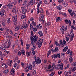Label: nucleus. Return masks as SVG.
Listing matches in <instances>:
<instances>
[{
    "mask_svg": "<svg viewBox=\"0 0 76 76\" xmlns=\"http://www.w3.org/2000/svg\"><path fill=\"white\" fill-rule=\"evenodd\" d=\"M56 68V65H55V64H53V65L51 67V69L52 70H53L54 69H55Z\"/></svg>",
    "mask_w": 76,
    "mask_h": 76,
    "instance_id": "obj_12",
    "label": "nucleus"
},
{
    "mask_svg": "<svg viewBox=\"0 0 76 76\" xmlns=\"http://www.w3.org/2000/svg\"><path fill=\"white\" fill-rule=\"evenodd\" d=\"M44 4H47V3H48V2L47 1V0H44Z\"/></svg>",
    "mask_w": 76,
    "mask_h": 76,
    "instance_id": "obj_60",
    "label": "nucleus"
},
{
    "mask_svg": "<svg viewBox=\"0 0 76 76\" xmlns=\"http://www.w3.org/2000/svg\"><path fill=\"white\" fill-rule=\"evenodd\" d=\"M21 52L22 55H24V56L25 55V50H21Z\"/></svg>",
    "mask_w": 76,
    "mask_h": 76,
    "instance_id": "obj_23",
    "label": "nucleus"
},
{
    "mask_svg": "<svg viewBox=\"0 0 76 76\" xmlns=\"http://www.w3.org/2000/svg\"><path fill=\"white\" fill-rule=\"evenodd\" d=\"M44 12V11H43V9H42V8H41L39 10V13L41 14L42 13Z\"/></svg>",
    "mask_w": 76,
    "mask_h": 76,
    "instance_id": "obj_18",
    "label": "nucleus"
},
{
    "mask_svg": "<svg viewBox=\"0 0 76 76\" xmlns=\"http://www.w3.org/2000/svg\"><path fill=\"white\" fill-rule=\"evenodd\" d=\"M67 26H62L60 28L61 31L62 32V34H64V31H66L67 30Z\"/></svg>",
    "mask_w": 76,
    "mask_h": 76,
    "instance_id": "obj_3",
    "label": "nucleus"
},
{
    "mask_svg": "<svg viewBox=\"0 0 76 76\" xmlns=\"http://www.w3.org/2000/svg\"><path fill=\"white\" fill-rule=\"evenodd\" d=\"M14 4V2H12L11 3H9L7 5V7L9 9H12V8L13 7V6Z\"/></svg>",
    "mask_w": 76,
    "mask_h": 76,
    "instance_id": "obj_5",
    "label": "nucleus"
},
{
    "mask_svg": "<svg viewBox=\"0 0 76 76\" xmlns=\"http://www.w3.org/2000/svg\"><path fill=\"white\" fill-rule=\"evenodd\" d=\"M44 16L45 15L44 14H40V17L39 18V21H41H41L42 23H43V22H44Z\"/></svg>",
    "mask_w": 76,
    "mask_h": 76,
    "instance_id": "obj_4",
    "label": "nucleus"
},
{
    "mask_svg": "<svg viewBox=\"0 0 76 76\" xmlns=\"http://www.w3.org/2000/svg\"><path fill=\"white\" fill-rule=\"evenodd\" d=\"M27 11V10H26L25 8H23L22 10V12L23 14H25L26 12Z\"/></svg>",
    "mask_w": 76,
    "mask_h": 76,
    "instance_id": "obj_11",
    "label": "nucleus"
},
{
    "mask_svg": "<svg viewBox=\"0 0 76 76\" xmlns=\"http://www.w3.org/2000/svg\"><path fill=\"white\" fill-rule=\"evenodd\" d=\"M59 67V68L62 70H63V65H62L61 64H58L57 65Z\"/></svg>",
    "mask_w": 76,
    "mask_h": 76,
    "instance_id": "obj_8",
    "label": "nucleus"
},
{
    "mask_svg": "<svg viewBox=\"0 0 76 76\" xmlns=\"http://www.w3.org/2000/svg\"><path fill=\"white\" fill-rule=\"evenodd\" d=\"M63 8V7L61 6V5H59L58 6L57 9L58 10H61Z\"/></svg>",
    "mask_w": 76,
    "mask_h": 76,
    "instance_id": "obj_17",
    "label": "nucleus"
},
{
    "mask_svg": "<svg viewBox=\"0 0 76 76\" xmlns=\"http://www.w3.org/2000/svg\"><path fill=\"white\" fill-rule=\"evenodd\" d=\"M31 51H32V53L34 55H35V51H34V48H31Z\"/></svg>",
    "mask_w": 76,
    "mask_h": 76,
    "instance_id": "obj_28",
    "label": "nucleus"
},
{
    "mask_svg": "<svg viewBox=\"0 0 76 76\" xmlns=\"http://www.w3.org/2000/svg\"><path fill=\"white\" fill-rule=\"evenodd\" d=\"M47 25H48V26H49V27L51 25V23L50 22H48L47 23Z\"/></svg>",
    "mask_w": 76,
    "mask_h": 76,
    "instance_id": "obj_55",
    "label": "nucleus"
},
{
    "mask_svg": "<svg viewBox=\"0 0 76 76\" xmlns=\"http://www.w3.org/2000/svg\"><path fill=\"white\" fill-rule=\"evenodd\" d=\"M20 29H23V28H24V26L23 25H22L20 26Z\"/></svg>",
    "mask_w": 76,
    "mask_h": 76,
    "instance_id": "obj_48",
    "label": "nucleus"
},
{
    "mask_svg": "<svg viewBox=\"0 0 76 76\" xmlns=\"http://www.w3.org/2000/svg\"><path fill=\"white\" fill-rule=\"evenodd\" d=\"M7 23L9 24V23H10V18H8V19L7 20Z\"/></svg>",
    "mask_w": 76,
    "mask_h": 76,
    "instance_id": "obj_49",
    "label": "nucleus"
},
{
    "mask_svg": "<svg viewBox=\"0 0 76 76\" xmlns=\"http://www.w3.org/2000/svg\"><path fill=\"white\" fill-rule=\"evenodd\" d=\"M9 72V70L8 69H7L5 71L4 73H5L7 74L8 73V72Z\"/></svg>",
    "mask_w": 76,
    "mask_h": 76,
    "instance_id": "obj_43",
    "label": "nucleus"
},
{
    "mask_svg": "<svg viewBox=\"0 0 76 76\" xmlns=\"http://www.w3.org/2000/svg\"><path fill=\"white\" fill-rule=\"evenodd\" d=\"M69 37H70L71 38H74V34H73V31L72 30L70 33Z\"/></svg>",
    "mask_w": 76,
    "mask_h": 76,
    "instance_id": "obj_6",
    "label": "nucleus"
},
{
    "mask_svg": "<svg viewBox=\"0 0 76 76\" xmlns=\"http://www.w3.org/2000/svg\"><path fill=\"white\" fill-rule=\"evenodd\" d=\"M72 65L73 66H76V63H75V62H73V63H72Z\"/></svg>",
    "mask_w": 76,
    "mask_h": 76,
    "instance_id": "obj_63",
    "label": "nucleus"
},
{
    "mask_svg": "<svg viewBox=\"0 0 76 76\" xmlns=\"http://www.w3.org/2000/svg\"><path fill=\"white\" fill-rule=\"evenodd\" d=\"M58 47H56L53 50V52H56V51H58Z\"/></svg>",
    "mask_w": 76,
    "mask_h": 76,
    "instance_id": "obj_29",
    "label": "nucleus"
},
{
    "mask_svg": "<svg viewBox=\"0 0 76 76\" xmlns=\"http://www.w3.org/2000/svg\"><path fill=\"white\" fill-rule=\"evenodd\" d=\"M65 22L66 23V24H67L68 23V20L66 19V20H65Z\"/></svg>",
    "mask_w": 76,
    "mask_h": 76,
    "instance_id": "obj_56",
    "label": "nucleus"
},
{
    "mask_svg": "<svg viewBox=\"0 0 76 76\" xmlns=\"http://www.w3.org/2000/svg\"><path fill=\"white\" fill-rule=\"evenodd\" d=\"M27 4V1L26 0L24 2L23 6H25Z\"/></svg>",
    "mask_w": 76,
    "mask_h": 76,
    "instance_id": "obj_33",
    "label": "nucleus"
},
{
    "mask_svg": "<svg viewBox=\"0 0 76 76\" xmlns=\"http://www.w3.org/2000/svg\"><path fill=\"white\" fill-rule=\"evenodd\" d=\"M58 3H63L64 2V0H58Z\"/></svg>",
    "mask_w": 76,
    "mask_h": 76,
    "instance_id": "obj_36",
    "label": "nucleus"
},
{
    "mask_svg": "<svg viewBox=\"0 0 76 76\" xmlns=\"http://www.w3.org/2000/svg\"><path fill=\"white\" fill-rule=\"evenodd\" d=\"M55 44H56V45H57V46H60V45H59L60 44H58V42H55Z\"/></svg>",
    "mask_w": 76,
    "mask_h": 76,
    "instance_id": "obj_54",
    "label": "nucleus"
},
{
    "mask_svg": "<svg viewBox=\"0 0 76 76\" xmlns=\"http://www.w3.org/2000/svg\"><path fill=\"white\" fill-rule=\"evenodd\" d=\"M70 66V65L69 64H68L67 65V66H66V67H65V69H67L68 68H69V67Z\"/></svg>",
    "mask_w": 76,
    "mask_h": 76,
    "instance_id": "obj_47",
    "label": "nucleus"
},
{
    "mask_svg": "<svg viewBox=\"0 0 76 76\" xmlns=\"http://www.w3.org/2000/svg\"><path fill=\"white\" fill-rule=\"evenodd\" d=\"M33 73L34 75H36V74H37V72L36 71L34 70L33 72Z\"/></svg>",
    "mask_w": 76,
    "mask_h": 76,
    "instance_id": "obj_61",
    "label": "nucleus"
},
{
    "mask_svg": "<svg viewBox=\"0 0 76 76\" xmlns=\"http://www.w3.org/2000/svg\"><path fill=\"white\" fill-rule=\"evenodd\" d=\"M29 69L30 70H32V66L30 65L29 66Z\"/></svg>",
    "mask_w": 76,
    "mask_h": 76,
    "instance_id": "obj_58",
    "label": "nucleus"
},
{
    "mask_svg": "<svg viewBox=\"0 0 76 76\" xmlns=\"http://www.w3.org/2000/svg\"><path fill=\"white\" fill-rule=\"evenodd\" d=\"M38 33L40 36H42L43 35V34H42V31H39Z\"/></svg>",
    "mask_w": 76,
    "mask_h": 76,
    "instance_id": "obj_19",
    "label": "nucleus"
},
{
    "mask_svg": "<svg viewBox=\"0 0 76 76\" xmlns=\"http://www.w3.org/2000/svg\"><path fill=\"white\" fill-rule=\"evenodd\" d=\"M33 58L34 59V60L35 61L36 63L37 64H41V59H40L39 58H37L36 56H35Z\"/></svg>",
    "mask_w": 76,
    "mask_h": 76,
    "instance_id": "obj_2",
    "label": "nucleus"
},
{
    "mask_svg": "<svg viewBox=\"0 0 76 76\" xmlns=\"http://www.w3.org/2000/svg\"><path fill=\"white\" fill-rule=\"evenodd\" d=\"M31 45H33L34 44V40L33 39V38H31Z\"/></svg>",
    "mask_w": 76,
    "mask_h": 76,
    "instance_id": "obj_38",
    "label": "nucleus"
},
{
    "mask_svg": "<svg viewBox=\"0 0 76 76\" xmlns=\"http://www.w3.org/2000/svg\"><path fill=\"white\" fill-rule=\"evenodd\" d=\"M25 17H26V15H25V14H24L21 16V19H25Z\"/></svg>",
    "mask_w": 76,
    "mask_h": 76,
    "instance_id": "obj_31",
    "label": "nucleus"
},
{
    "mask_svg": "<svg viewBox=\"0 0 76 76\" xmlns=\"http://www.w3.org/2000/svg\"><path fill=\"white\" fill-rule=\"evenodd\" d=\"M11 72H12L13 73H15V71L14 70V69L12 68L11 69Z\"/></svg>",
    "mask_w": 76,
    "mask_h": 76,
    "instance_id": "obj_59",
    "label": "nucleus"
},
{
    "mask_svg": "<svg viewBox=\"0 0 76 76\" xmlns=\"http://www.w3.org/2000/svg\"><path fill=\"white\" fill-rule=\"evenodd\" d=\"M25 69L26 70V72H28L29 71V66H27L26 68H25Z\"/></svg>",
    "mask_w": 76,
    "mask_h": 76,
    "instance_id": "obj_27",
    "label": "nucleus"
},
{
    "mask_svg": "<svg viewBox=\"0 0 76 76\" xmlns=\"http://www.w3.org/2000/svg\"><path fill=\"white\" fill-rule=\"evenodd\" d=\"M33 30L34 32H36V31H37V28H33Z\"/></svg>",
    "mask_w": 76,
    "mask_h": 76,
    "instance_id": "obj_40",
    "label": "nucleus"
},
{
    "mask_svg": "<svg viewBox=\"0 0 76 76\" xmlns=\"http://www.w3.org/2000/svg\"><path fill=\"white\" fill-rule=\"evenodd\" d=\"M17 20L18 19H17V15H15L14 16V25H16V23H17Z\"/></svg>",
    "mask_w": 76,
    "mask_h": 76,
    "instance_id": "obj_7",
    "label": "nucleus"
},
{
    "mask_svg": "<svg viewBox=\"0 0 76 76\" xmlns=\"http://www.w3.org/2000/svg\"><path fill=\"white\" fill-rule=\"evenodd\" d=\"M71 70L72 72H75L76 70V68L75 67H73L71 69Z\"/></svg>",
    "mask_w": 76,
    "mask_h": 76,
    "instance_id": "obj_21",
    "label": "nucleus"
},
{
    "mask_svg": "<svg viewBox=\"0 0 76 76\" xmlns=\"http://www.w3.org/2000/svg\"><path fill=\"white\" fill-rule=\"evenodd\" d=\"M71 28H72V29H74V30H75V26H74V25H72Z\"/></svg>",
    "mask_w": 76,
    "mask_h": 76,
    "instance_id": "obj_45",
    "label": "nucleus"
},
{
    "mask_svg": "<svg viewBox=\"0 0 76 76\" xmlns=\"http://www.w3.org/2000/svg\"><path fill=\"white\" fill-rule=\"evenodd\" d=\"M19 28H20V26H18L15 28V31H18L19 30Z\"/></svg>",
    "mask_w": 76,
    "mask_h": 76,
    "instance_id": "obj_13",
    "label": "nucleus"
},
{
    "mask_svg": "<svg viewBox=\"0 0 76 76\" xmlns=\"http://www.w3.org/2000/svg\"><path fill=\"white\" fill-rule=\"evenodd\" d=\"M42 42H43V39L39 38L37 39V43L38 44V47L39 48H41V47Z\"/></svg>",
    "mask_w": 76,
    "mask_h": 76,
    "instance_id": "obj_1",
    "label": "nucleus"
},
{
    "mask_svg": "<svg viewBox=\"0 0 76 76\" xmlns=\"http://www.w3.org/2000/svg\"><path fill=\"white\" fill-rule=\"evenodd\" d=\"M38 38H34V39H33V41H34V42H37V41H38Z\"/></svg>",
    "mask_w": 76,
    "mask_h": 76,
    "instance_id": "obj_41",
    "label": "nucleus"
},
{
    "mask_svg": "<svg viewBox=\"0 0 76 76\" xmlns=\"http://www.w3.org/2000/svg\"><path fill=\"white\" fill-rule=\"evenodd\" d=\"M2 25L3 26H6V23L4 22H2Z\"/></svg>",
    "mask_w": 76,
    "mask_h": 76,
    "instance_id": "obj_53",
    "label": "nucleus"
},
{
    "mask_svg": "<svg viewBox=\"0 0 76 76\" xmlns=\"http://www.w3.org/2000/svg\"><path fill=\"white\" fill-rule=\"evenodd\" d=\"M32 23L33 26H36V22H35L34 21H32Z\"/></svg>",
    "mask_w": 76,
    "mask_h": 76,
    "instance_id": "obj_39",
    "label": "nucleus"
},
{
    "mask_svg": "<svg viewBox=\"0 0 76 76\" xmlns=\"http://www.w3.org/2000/svg\"><path fill=\"white\" fill-rule=\"evenodd\" d=\"M31 54V52H26V55L27 56H29Z\"/></svg>",
    "mask_w": 76,
    "mask_h": 76,
    "instance_id": "obj_22",
    "label": "nucleus"
},
{
    "mask_svg": "<svg viewBox=\"0 0 76 76\" xmlns=\"http://www.w3.org/2000/svg\"><path fill=\"white\" fill-rule=\"evenodd\" d=\"M20 42L21 44V45L22 46H23V40H22V39L20 40Z\"/></svg>",
    "mask_w": 76,
    "mask_h": 76,
    "instance_id": "obj_46",
    "label": "nucleus"
},
{
    "mask_svg": "<svg viewBox=\"0 0 76 76\" xmlns=\"http://www.w3.org/2000/svg\"><path fill=\"white\" fill-rule=\"evenodd\" d=\"M7 45H5L4 47L2 48V50H6V48H7Z\"/></svg>",
    "mask_w": 76,
    "mask_h": 76,
    "instance_id": "obj_26",
    "label": "nucleus"
},
{
    "mask_svg": "<svg viewBox=\"0 0 76 76\" xmlns=\"http://www.w3.org/2000/svg\"><path fill=\"white\" fill-rule=\"evenodd\" d=\"M34 4V0H32L30 2V5L32 6Z\"/></svg>",
    "mask_w": 76,
    "mask_h": 76,
    "instance_id": "obj_24",
    "label": "nucleus"
},
{
    "mask_svg": "<svg viewBox=\"0 0 76 76\" xmlns=\"http://www.w3.org/2000/svg\"><path fill=\"white\" fill-rule=\"evenodd\" d=\"M67 50H68V47L66 46L63 49V51L65 52V51H66Z\"/></svg>",
    "mask_w": 76,
    "mask_h": 76,
    "instance_id": "obj_15",
    "label": "nucleus"
},
{
    "mask_svg": "<svg viewBox=\"0 0 76 76\" xmlns=\"http://www.w3.org/2000/svg\"><path fill=\"white\" fill-rule=\"evenodd\" d=\"M30 46H31V44H27L26 45V47H30Z\"/></svg>",
    "mask_w": 76,
    "mask_h": 76,
    "instance_id": "obj_64",
    "label": "nucleus"
},
{
    "mask_svg": "<svg viewBox=\"0 0 76 76\" xmlns=\"http://www.w3.org/2000/svg\"><path fill=\"white\" fill-rule=\"evenodd\" d=\"M33 33L34 31H31V36L30 38H34V37H33V36H34Z\"/></svg>",
    "mask_w": 76,
    "mask_h": 76,
    "instance_id": "obj_16",
    "label": "nucleus"
},
{
    "mask_svg": "<svg viewBox=\"0 0 76 76\" xmlns=\"http://www.w3.org/2000/svg\"><path fill=\"white\" fill-rule=\"evenodd\" d=\"M52 57L53 58H57V55L54 54L52 56Z\"/></svg>",
    "mask_w": 76,
    "mask_h": 76,
    "instance_id": "obj_20",
    "label": "nucleus"
},
{
    "mask_svg": "<svg viewBox=\"0 0 76 76\" xmlns=\"http://www.w3.org/2000/svg\"><path fill=\"white\" fill-rule=\"evenodd\" d=\"M32 65H33V67H34L35 66V64H36V62L35 61H34L32 62Z\"/></svg>",
    "mask_w": 76,
    "mask_h": 76,
    "instance_id": "obj_25",
    "label": "nucleus"
},
{
    "mask_svg": "<svg viewBox=\"0 0 76 76\" xmlns=\"http://www.w3.org/2000/svg\"><path fill=\"white\" fill-rule=\"evenodd\" d=\"M61 20H62V18H61L60 17H57L56 18V22H60Z\"/></svg>",
    "mask_w": 76,
    "mask_h": 76,
    "instance_id": "obj_10",
    "label": "nucleus"
},
{
    "mask_svg": "<svg viewBox=\"0 0 76 76\" xmlns=\"http://www.w3.org/2000/svg\"><path fill=\"white\" fill-rule=\"evenodd\" d=\"M60 54L59 53L57 54V57H58V58H60Z\"/></svg>",
    "mask_w": 76,
    "mask_h": 76,
    "instance_id": "obj_57",
    "label": "nucleus"
},
{
    "mask_svg": "<svg viewBox=\"0 0 76 76\" xmlns=\"http://www.w3.org/2000/svg\"><path fill=\"white\" fill-rule=\"evenodd\" d=\"M69 35L68 34H66L65 35V38H69Z\"/></svg>",
    "mask_w": 76,
    "mask_h": 76,
    "instance_id": "obj_37",
    "label": "nucleus"
},
{
    "mask_svg": "<svg viewBox=\"0 0 76 76\" xmlns=\"http://www.w3.org/2000/svg\"><path fill=\"white\" fill-rule=\"evenodd\" d=\"M51 53V51L50 50L48 51V53L47 54V57H48L49 56V55L50 54V53Z\"/></svg>",
    "mask_w": 76,
    "mask_h": 76,
    "instance_id": "obj_51",
    "label": "nucleus"
},
{
    "mask_svg": "<svg viewBox=\"0 0 76 76\" xmlns=\"http://www.w3.org/2000/svg\"><path fill=\"white\" fill-rule=\"evenodd\" d=\"M0 15L1 16V17H2V16H4V10H1V12L0 13Z\"/></svg>",
    "mask_w": 76,
    "mask_h": 76,
    "instance_id": "obj_9",
    "label": "nucleus"
},
{
    "mask_svg": "<svg viewBox=\"0 0 76 76\" xmlns=\"http://www.w3.org/2000/svg\"><path fill=\"white\" fill-rule=\"evenodd\" d=\"M68 12H69V13H72V11L71 9H69L68 10Z\"/></svg>",
    "mask_w": 76,
    "mask_h": 76,
    "instance_id": "obj_34",
    "label": "nucleus"
},
{
    "mask_svg": "<svg viewBox=\"0 0 76 76\" xmlns=\"http://www.w3.org/2000/svg\"><path fill=\"white\" fill-rule=\"evenodd\" d=\"M68 23L69 24V26H71V25H72V22H71V21H70V20H69Z\"/></svg>",
    "mask_w": 76,
    "mask_h": 76,
    "instance_id": "obj_42",
    "label": "nucleus"
},
{
    "mask_svg": "<svg viewBox=\"0 0 76 76\" xmlns=\"http://www.w3.org/2000/svg\"><path fill=\"white\" fill-rule=\"evenodd\" d=\"M62 43H63V41L61 40H60L59 45L60 46L62 44Z\"/></svg>",
    "mask_w": 76,
    "mask_h": 76,
    "instance_id": "obj_62",
    "label": "nucleus"
},
{
    "mask_svg": "<svg viewBox=\"0 0 76 76\" xmlns=\"http://www.w3.org/2000/svg\"><path fill=\"white\" fill-rule=\"evenodd\" d=\"M73 60L72 58L71 57L69 58V61L70 63H72L73 62Z\"/></svg>",
    "mask_w": 76,
    "mask_h": 76,
    "instance_id": "obj_30",
    "label": "nucleus"
},
{
    "mask_svg": "<svg viewBox=\"0 0 76 76\" xmlns=\"http://www.w3.org/2000/svg\"><path fill=\"white\" fill-rule=\"evenodd\" d=\"M11 49H12V50H13V49L15 48V45H12L11 46Z\"/></svg>",
    "mask_w": 76,
    "mask_h": 76,
    "instance_id": "obj_32",
    "label": "nucleus"
},
{
    "mask_svg": "<svg viewBox=\"0 0 76 76\" xmlns=\"http://www.w3.org/2000/svg\"><path fill=\"white\" fill-rule=\"evenodd\" d=\"M38 27L39 29H41V28H42V26H41V24H39V25L38 26Z\"/></svg>",
    "mask_w": 76,
    "mask_h": 76,
    "instance_id": "obj_52",
    "label": "nucleus"
},
{
    "mask_svg": "<svg viewBox=\"0 0 76 76\" xmlns=\"http://www.w3.org/2000/svg\"><path fill=\"white\" fill-rule=\"evenodd\" d=\"M64 75L65 76H69V74L67 73V72L65 71L64 72Z\"/></svg>",
    "mask_w": 76,
    "mask_h": 76,
    "instance_id": "obj_35",
    "label": "nucleus"
},
{
    "mask_svg": "<svg viewBox=\"0 0 76 76\" xmlns=\"http://www.w3.org/2000/svg\"><path fill=\"white\" fill-rule=\"evenodd\" d=\"M75 14V12H72L70 14L71 16L73 17V15Z\"/></svg>",
    "mask_w": 76,
    "mask_h": 76,
    "instance_id": "obj_50",
    "label": "nucleus"
},
{
    "mask_svg": "<svg viewBox=\"0 0 76 76\" xmlns=\"http://www.w3.org/2000/svg\"><path fill=\"white\" fill-rule=\"evenodd\" d=\"M37 13L38 14L39 13V7H37Z\"/></svg>",
    "mask_w": 76,
    "mask_h": 76,
    "instance_id": "obj_44",
    "label": "nucleus"
},
{
    "mask_svg": "<svg viewBox=\"0 0 76 76\" xmlns=\"http://www.w3.org/2000/svg\"><path fill=\"white\" fill-rule=\"evenodd\" d=\"M23 26L24 29H28V25L27 24H25L24 25H23Z\"/></svg>",
    "mask_w": 76,
    "mask_h": 76,
    "instance_id": "obj_14",
    "label": "nucleus"
}]
</instances>
